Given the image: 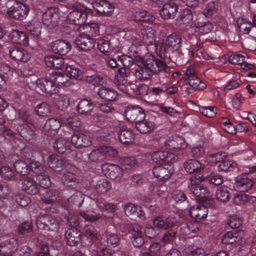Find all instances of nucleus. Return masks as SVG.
Masks as SVG:
<instances>
[{"label": "nucleus", "mask_w": 256, "mask_h": 256, "mask_svg": "<svg viewBox=\"0 0 256 256\" xmlns=\"http://www.w3.org/2000/svg\"><path fill=\"white\" fill-rule=\"evenodd\" d=\"M136 77L139 80L150 78L152 74L158 72L168 74L170 68L162 61L156 60L150 54L146 60H141L134 68Z\"/></svg>", "instance_id": "nucleus-1"}, {"label": "nucleus", "mask_w": 256, "mask_h": 256, "mask_svg": "<svg viewBox=\"0 0 256 256\" xmlns=\"http://www.w3.org/2000/svg\"><path fill=\"white\" fill-rule=\"evenodd\" d=\"M68 220L70 228L66 231L64 235L68 245L74 246L81 240L82 244L88 245L96 238V232L93 230L88 229L84 236L81 238L80 232L74 227L78 225V221L73 220L70 218Z\"/></svg>", "instance_id": "nucleus-2"}, {"label": "nucleus", "mask_w": 256, "mask_h": 256, "mask_svg": "<svg viewBox=\"0 0 256 256\" xmlns=\"http://www.w3.org/2000/svg\"><path fill=\"white\" fill-rule=\"evenodd\" d=\"M74 10L68 16L66 20L70 24L81 25L84 24L88 14L92 13V10L84 4L76 3L74 6Z\"/></svg>", "instance_id": "nucleus-3"}, {"label": "nucleus", "mask_w": 256, "mask_h": 256, "mask_svg": "<svg viewBox=\"0 0 256 256\" xmlns=\"http://www.w3.org/2000/svg\"><path fill=\"white\" fill-rule=\"evenodd\" d=\"M222 242L224 244H228L236 242L240 246V248L243 250L242 248L250 246L251 243L256 242V237L250 238L246 236L242 232H228L222 238Z\"/></svg>", "instance_id": "nucleus-4"}, {"label": "nucleus", "mask_w": 256, "mask_h": 256, "mask_svg": "<svg viewBox=\"0 0 256 256\" xmlns=\"http://www.w3.org/2000/svg\"><path fill=\"white\" fill-rule=\"evenodd\" d=\"M30 11L28 7L22 2H15L6 11L8 16L12 18L18 20H24Z\"/></svg>", "instance_id": "nucleus-5"}, {"label": "nucleus", "mask_w": 256, "mask_h": 256, "mask_svg": "<svg viewBox=\"0 0 256 256\" xmlns=\"http://www.w3.org/2000/svg\"><path fill=\"white\" fill-rule=\"evenodd\" d=\"M212 171L202 172L201 176H192L190 179V182L188 184V188L194 194V195L200 198L202 186L200 182L206 180L212 174Z\"/></svg>", "instance_id": "nucleus-6"}, {"label": "nucleus", "mask_w": 256, "mask_h": 256, "mask_svg": "<svg viewBox=\"0 0 256 256\" xmlns=\"http://www.w3.org/2000/svg\"><path fill=\"white\" fill-rule=\"evenodd\" d=\"M186 48L188 50L189 55H191L192 57L195 56H198L200 58L202 57L204 59H210L212 58L208 54H204L201 50L198 51L200 46L198 43V38L196 35H192L190 36L186 40Z\"/></svg>", "instance_id": "nucleus-7"}, {"label": "nucleus", "mask_w": 256, "mask_h": 256, "mask_svg": "<svg viewBox=\"0 0 256 256\" xmlns=\"http://www.w3.org/2000/svg\"><path fill=\"white\" fill-rule=\"evenodd\" d=\"M129 74V70L125 68H122L118 69V73L115 76V80L118 85L124 86L126 88V90H124L122 88H120V89L124 91V92L128 94L130 93L129 92V89L134 91V88H136L134 84L128 82L127 78Z\"/></svg>", "instance_id": "nucleus-8"}, {"label": "nucleus", "mask_w": 256, "mask_h": 256, "mask_svg": "<svg viewBox=\"0 0 256 256\" xmlns=\"http://www.w3.org/2000/svg\"><path fill=\"white\" fill-rule=\"evenodd\" d=\"M60 18L58 10L56 8H48L42 14V20L44 25L50 28L56 26Z\"/></svg>", "instance_id": "nucleus-9"}, {"label": "nucleus", "mask_w": 256, "mask_h": 256, "mask_svg": "<svg viewBox=\"0 0 256 256\" xmlns=\"http://www.w3.org/2000/svg\"><path fill=\"white\" fill-rule=\"evenodd\" d=\"M36 223L37 227L41 230L55 232L58 228V222L49 215L38 216Z\"/></svg>", "instance_id": "nucleus-10"}, {"label": "nucleus", "mask_w": 256, "mask_h": 256, "mask_svg": "<svg viewBox=\"0 0 256 256\" xmlns=\"http://www.w3.org/2000/svg\"><path fill=\"white\" fill-rule=\"evenodd\" d=\"M42 82H46V80L44 78H40L36 80V90L49 94H56L58 92V86H56L55 80H53L52 78V73L49 74L46 87H44L42 85L44 83Z\"/></svg>", "instance_id": "nucleus-11"}, {"label": "nucleus", "mask_w": 256, "mask_h": 256, "mask_svg": "<svg viewBox=\"0 0 256 256\" xmlns=\"http://www.w3.org/2000/svg\"><path fill=\"white\" fill-rule=\"evenodd\" d=\"M132 242L134 246H140L144 243L142 228L138 224H135L130 226L128 232Z\"/></svg>", "instance_id": "nucleus-12"}, {"label": "nucleus", "mask_w": 256, "mask_h": 256, "mask_svg": "<svg viewBox=\"0 0 256 256\" xmlns=\"http://www.w3.org/2000/svg\"><path fill=\"white\" fill-rule=\"evenodd\" d=\"M152 172L156 178L160 180H165L168 179L174 172V168L170 163L164 164L154 166Z\"/></svg>", "instance_id": "nucleus-13"}, {"label": "nucleus", "mask_w": 256, "mask_h": 256, "mask_svg": "<svg viewBox=\"0 0 256 256\" xmlns=\"http://www.w3.org/2000/svg\"><path fill=\"white\" fill-rule=\"evenodd\" d=\"M126 119L130 122H136L145 118V114L138 106H128L124 110Z\"/></svg>", "instance_id": "nucleus-14"}, {"label": "nucleus", "mask_w": 256, "mask_h": 256, "mask_svg": "<svg viewBox=\"0 0 256 256\" xmlns=\"http://www.w3.org/2000/svg\"><path fill=\"white\" fill-rule=\"evenodd\" d=\"M92 4L93 8L98 13L105 16L112 14L114 9L113 4L105 0H96Z\"/></svg>", "instance_id": "nucleus-15"}, {"label": "nucleus", "mask_w": 256, "mask_h": 256, "mask_svg": "<svg viewBox=\"0 0 256 256\" xmlns=\"http://www.w3.org/2000/svg\"><path fill=\"white\" fill-rule=\"evenodd\" d=\"M8 54L10 57L16 61L27 62L31 57L30 54L26 50L16 46L9 48Z\"/></svg>", "instance_id": "nucleus-16"}, {"label": "nucleus", "mask_w": 256, "mask_h": 256, "mask_svg": "<svg viewBox=\"0 0 256 256\" xmlns=\"http://www.w3.org/2000/svg\"><path fill=\"white\" fill-rule=\"evenodd\" d=\"M186 146L185 140L178 136H170L164 142V146L170 150H180L186 148Z\"/></svg>", "instance_id": "nucleus-17"}, {"label": "nucleus", "mask_w": 256, "mask_h": 256, "mask_svg": "<svg viewBox=\"0 0 256 256\" xmlns=\"http://www.w3.org/2000/svg\"><path fill=\"white\" fill-rule=\"evenodd\" d=\"M18 242L14 238H11L0 244V256H12L16 250Z\"/></svg>", "instance_id": "nucleus-18"}, {"label": "nucleus", "mask_w": 256, "mask_h": 256, "mask_svg": "<svg viewBox=\"0 0 256 256\" xmlns=\"http://www.w3.org/2000/svg\"><path fill=\"white\" fill-rule=\"evenodd\" d=\"M102 170L104 174L111 180H115L120 176L123 171V168L118 166L104 164L102 166Z\"/></svg>", "instance_id": "nucleus-19"}, {"label": "nucleus", "mask_w": 256, "mask_h": 256, "mask_svg": "<svg viewBox=\"0 0 256 256\" xmlns=\"http://www.w3.org/2000/svg\"><path fill=\"white\" fill-rule=\"evenodd\" d=\"M49 48L54 52L60 54H66L71 48L70 43L64 40H59L49 44Z\"/></svg>", "instance_id": "nucleus-20"}, {"label": "nucleus", "mask_w": 256, "mask_h": 256, "mask_svg": "<svg viewBox=\"0 0 256 256\" xmlns=\"http://www.w3.org/2000/svg\"><path fill=\"white\" fill-rule=\"evenodd\" d=\"M152 158L156 163L162 164L170 163V162H174L176 160V156L172 153H168L165 151H158L154 152L152 155Z\"/></svg>", "instance_id": "nucleus-21"}, {"label": "nucleus", "mask_w": 256, "mask_h": 256, "mask_svg": "<svg viewBox=\"0 0 256 256\" xmlns=\"http://www.w3.org/2000/svg\"><path fill=\"white\" fill-rule=\"evenodd\" d=\"M75 44L82 50H88L94 46L96 42L86 34H82L76 38Z\"/></svg>", "instance_id": "nucleus-22"}, {"label": "nucleus", "mask_w": 256, "mask_h": 256, "mask_svg": "<svg viewBox=\"0 0 256 256\" xmlns=\"http://www.w3.org/2000/svg\"><path fill=\"white\" fill-rule=\"evenodd\" d=\"M176 222V218L172 216L168 218L158 216L154 220L153 224L156 228L164 230L172 227Z\"/></svg>", "instance_id": "nucleus-23"}, {"label": "nucleus", "mask_w": 256, "mask_h": 256, "mask_svg": "<svg viewBox=\"0 0 256 256\" xmlns=\"http://www.w3.org/2000/svg\"><path fill=\"white\" fill-rule=\"evenodd\" d=\"M183 166L185 170L190 174L202 170H204L203 172L211 171L208 168L205 169L204 164L194 159L188 160L184 163Z\"/></svg>", "instance_id": "nucleus-24"}, {"label": "nucleus", "mask_w": 256, "mask_h": 256, "mask_svg": "<svg viewBox=\"0 0 256 256\" xmlns=\"http://www.w3.org/2000/svg\"><path fill=\"white\" fill-rule=\"evenodd\" d=\"M52 73V78L55 80L58 90L60 87H67L74 84L72 80L68 74L61 72H54Z\"/></svg>", "instance_id": "nucleus-25"}, {"label": "nucleus", "mask_w": 256, "mask_h": 256, "mask_svg": "<svg viewBox=\"0 0 256 256\" xmlns=\"http://www.w3.org/2000/svg\"><path fill=\"white\" fill-rule=\"evenodd\" d=\"M254 184V182L246 174L238 176L236 183V189L240 192H247L250 190Z\"/></svg>", "instance_id": "nucleus-26"}, {"label": "nucleus", "mask_w": 256, "mask_h": 256, "mask_svg": "<svg viewBox=\"0 0 256 256\" xmlns=\"http://www.w3.org/2000/svg\"><path fill=\"white\" fill-rule=\"evenodd\" d=\"M131 18L136 21L146 22H152L154 20V16L151 14L140 8H136L132 11Z\"/></svg>", "instance_id": "nucleus-27"}, {"label": "nucleus", "mask_w": 256, "mask_h": 256, "mask_svg": "<svg viewBox=\"0 0 256 256\" xmlns=\"http://www.w3.org/2000/svg\"><path fill=\"white\" fill-rule=\"evenodd\" d=\"M190 215L196 221L205 219L208 214V209L204 205H197L191 207L189 210Z\"/></svg>", "instance_id": "nucleus-28"}, {"label": "nucleus", "mask_w": 256, "mask_h": 256, "mask_svg": "<svg viewBox=\"0 0 256 256\" xmlns=\"http://www.w3.org/2000/svg\"><path fill=\"white\" fill-rule=\"evenodd\" d=\"M124 210L126 215L132 216V218H143L144 216V212L140 207L132 204H126L124 206Z\"/></svg>", "instance_id": "nucleus-29"}, {"label": "nucleus", "mask_w": 256, "mask_h": 256, "mask_svg": "<svg viewBox=\"0 0 256 256\" xmlns=\"http://www.w3.org/2000/svg\"><path fill=\"white\" fill-rule=\"evenodd\" d=\"M178 6L172 2L164 4L160 10V14L164 19L173 18L178 11Z\"/></svg>", "instance_id": "nucleus-30"}, {"label": "nucleus", "mask_w": 256, "mask_h": 256, "mask_svg": "<svg viewBox=\"0 0 256 256\" xmlns=\"http://www.w3.org/2000/svg\"><path fill=\"white\" fill-rule=\"evenodd\" d=\"M8 37L13 42L20 44L24 46L28 45V38L26 34L18 30H12Z\"/></svg>", "instance_id": "nucleus-31"}, {"label": "nucleus", "mask_w": 256, "mask_h": 256, "mask_svg": "<svg viewBox=\"0 0 256 256\" xmlns=\"http://www.w3.org/2000/svg\"><path fill=\"white\" fill-rule=\"evenodd\" d=\"M98 96L108 101L115 100L118 96L116 90L112 88L102 86L98 91Z\"/></svg>", "instance_id": "nucleus-32"}, {"label": "nucleus", "mask_w": 256, "mask_h": 256, "mask_svg": "<svg viewBox=\"0 0 256 256\" xmlns=\"http://www.w3.org/2000/svg\"><path fill=\"white\" fill-rule=\"evenodd\" d=\"M62 123L75 131H78L81 128V122L75 114L66 115L62 118Z\"/></svg>", "instance_id": "nucleus-33"}, {"label": "nucleus", "mask_w": 256, "mask_h": 256, "mask_svg": "<svg viewBox=\"0 0 256 256\" xmlns=\"http://www.w3.org/2000/svg\"><path fill=\"white\" fill-rule=\"evenodd\" d=\"M60 126V122L58 120L50 118L47 120L44 126V131L48 136H52L57 132Z\"/></svg>", "instance_id": "nucleus-34"}, {"label": "nucleus", "mask_w": 256, "mask_h": 256, "mask_svg": "<svg viewBox=\"0 0 256 256\" xmlns=\"http://www.w3.org/2000/svg\"><path fill=\"white\" fill-rule=\"evenodd\" d=\"M22 188L30 194H36L38 192V188L34 180V178L27 176L22 182Z\"/></svg>", "instance_id": "nucleus-35"}, {"label": "nucleus", "mask_w": 256, "mask_h": 256, "mask_svg": "<svg viewBox=\"0 0 256 256\" xmlns=\"http://www.w3.org/2000/svg\"><path fill=\"white\" fill-rule=\"evenodd\" d=\"M44 62L48 66L56 69L62 68L64 64V60L62 57L54 54L46 56Z\"/></svg>", "instance_id": "nucleus-36"}, {"label": "nucleus", "mask_w": 256, "mask_h": 256, "mask_svg": "<svg viewBox=\"0 0 256 256\" xmlns=\"http://www.w3.org/2000/svg\"><path fill=\"white\" fill-rule=\"evenodd\" d=\"M193 16L191 10L189 9H184L180 12L179 18H178V24L180 26H190L192 28L191 24L192 22Z\"/></svg>", "instance_id": "nucleus-37"}, {"label": "nucleus", "mask_w": 256, "mask_h": 256, "mask_svg": "<svg viewBox=\"0 0 256 256\" xmlns=\"http://www.w3.org/2000/svg\"><path fill=\"white\" fill-rule=\"evenodd\" d=\"M188 86L186 88L188 90V92L191 93L192 92L189 90L190 88H192L194 90H202L206 88V85L196 76H191L188 80H187Z\"/></svg>", "instance_id": "nucleus-38"}, {"label": "nucleus", "mask_w": 256, "mask_h": 256, "mask_svg": "<svg viewBox=\"0 0 256 256\" xmlns=\"http://www.w3.org/2000/svg\"><path fill=\"white\" fill-rule=\"evenodd\" d=\"M136 128L140 133L146 134L154 130L155 126L152 120L144 118L136 122Z\"/></svg>", "instance_id": "nucleus-39"}, {"label": "nucleus", "mask_w": 256, "mask_h": 256, "mask_svg": "<svg viewBox=\"0 0 256 256\" xmlns=\"http://www.w3.org/2000/svg\"><path fill=\"white\" fill-rule=\"evenodd\" d=\"M141 34L146 44L153 45L154 42H155V33L152 28L144 26L141 30Z\"/></svg>", "instance_id": "nucleus-40"}, {"label": "nucleus", "mask_w": 256, "mask_h": 256, "mask_svg": "<svg viewBox=\"0 0 256 256\" xmlns=\"http://www.w3.org/2000/svg\"><path fill=\"white\" fill-rule=\"evenodd\" d=\"M70 169L71 171H64L62 178V183L67 186H74L78 182V180L74 174L75 168L70 166Z\"/></svg>", "instance_id": "nucleus-41"}, {"label": "nucleus", "mask_w": 256, "mask_h": 256, "mask_svg": "<svg viewBox=\"0 0 256 256\" xmlns=\"http://www.w3.org/2000/svg\"><path fill=\"white\" fill-rule=\"evenodd\" d=\"M67 133H64L63 137L56 138L54 144V148L56 149L58 152L64 153L70 146V142L67 138Z\"/></svg>", "instance_id": "nucleus-42"}, {"label": "nucleus", "mask_w": 256, "mask_h": 256, "mask_svg": "<svg viewBox=\"0 0 256 256\" xmlns=\"http://www.w3.org/2000/svg\"><path fill=\"white\" fill-rule=\"evenodd\" d=\"M191 26L194 28L195 32H198L201 34L210 32L213 28L212 24L208 22H199L196 20L191 24Z\"/></svg>", "instance_id": "nucleus-43"}, {"label": "nucleus", "mask_w": 256, "mask_h": 256, "mask_svg": "<svg viewBox=\"0 0 256 256\" xmlns=\"http://www.w3.org/2000/svg\"><path fill=\"white\" fill-rule=\"evenodd\" d=\"M180 42L181 38L180 35L172 34L166 37L165 44L173 50H176L180 46Z\"/></svg>", "instance_id": "nucleus-44"}, {"label": "nucleus", "mask_w": 256, "mask_h": 256, "mask_svg": "<svg viewBox=\"0 0 256 256\" xmlns=\"http://www.w3.org/2000/svg\"><path fill=\"white\" fill-rule=\"evenodd\" d=\"M245 56L242 54L238 52H236L232 54L229 56L230 62L234 64H240L242 68L244 69H250L251 66L244 62Z\"/></svg>", "instance_id": "nucleus-45"}, {"label": "nucleus", "mask_w": 256, "mask_h": 256, "mask_svg": "<svg viewBox=\"0 0 256 256\" xmlns=\"http://www.w3.org/2000/svg\"><path fill=\"white\" fill-rule=\"evenodd\" d=\"M93 108L92 103L86 99L81 100L77 106L78 112L84 114H88Z\"/></svg>", "instance_id": "nucleus-46"}, {"label": "nucleus", "mask_w": 256, "mask_h": 256, "mask_svg": "<svg viewBox=\"0 0 256 256\" xmlns=\"http://www.w3.org/2000/svg\"><path fill=\"white\" fill-rule=\"evenodd\" d=\"M92 186L98 192L101 194L106 192L111 188L110 182L105 179L100 180L96 182L94 181Z\"/></svg>", "instance_id": "nucleus-47"}, {"label": "nucleus", "mask_w": 256, "mask_h": 256, "mask_svg": "<svg viewBox=\"0 0 256 256\" xmlns=\"http://www.w3.org/2000/svg\"><path fill=\"white\" fill-rule=\"evenodd\" d=\"M54 104L58 110H64L70 105V100L66 95L60 94L54 100Z\"/></svg>", "instance_id": "nucleus-48"}, {"label": "nucleus", "mask_w": 256, "mask_h": 256, "mask_svg": "<svg viewBox=\"0 0 256 256\" xmlns=\"http://www.w3.org/2000/svg\"><path fill=\"white\" fill-rule=\"evenodd\" d=\"M240 74H236L232 78L228 80L224 88V91L228 92L230 90L238 88L242 83V82L240 79Z\"/></svg>", "instance_id": "nucleus-49"}, {"label": "nucleus", "mask_w": 256, "mask_h": 256, "mask_svg": "<svg viewBox=\"0 0 256 256\" xmlns=\"http://www.w3.org/2000/svg\"><path fill=\"white\" fill-rule=\"evenodd\" d=\"M180 230L184 236H188L191 233L196 234L198 230V224L196 222H188L186 226L182 225Z\"/></svg>", "instance_id": "nucleus-50"}, {"label": "nucleus", "mask_w": 256, "mask_h": 256, "mask_svg": "<svg viewBox=\"0 0 256 256\" xmlns=\"http://www.w3.org/2000/svg\"><path fill=\"white\" fill-rule=\"evenodd\" d=\"M216 199L220 202H226L230 197L229 191L228 188L225 186H222L218 188L215 193Z\"/></svg>", "instance_id": "nucleus-51"}, {"label": "nucleus", "mask_w": 256, "mask_h": 256, "mask_svg": "<svg viewBox=\"0 0 256 256\" xmlns=\"http://www.w3.org/2000/svg\"><path fill=\"white\" fill-rule=\"evenodd\" d=\"M237 25L240 30L244 34H248L252 26V24L250 21L242 17H239L238 18Z\"/></svg>", "instance_id": "nucleus-52"}, {"label": "nucleus", "mask_w": 256, "mask_h": 256, "mask_svg": "<svg viewBox=\"0 0 256 256\" xmlns=\"http://www.w3.org/2000/svg\"><path fill=\"white\" fill-rule=\"evenodd\" d=\"M227 156L226 152H220L216 154H210L208 157L206 158L205 162L208 164L210 163L214 164L216 162H221L224 160Z\"/></svg>", "instance_id": "nucleus-53"}, {"label": "nucleus", "mask_w": 256, "mask_h": 256, "mask_svg": "<svg viewBox=\"0 0 256 256\" xmlns=\"http://www.w3.org/2000/svg\"><path fill=\"white\" fill-rule=\"evenodd\" d=\"M34 110L36 114L41 116H48L51 112L50 106L45 102L38 104Z\"/></svg>", "instance_id": "nucleus-54"}, {"label": "nucleus", "mask_w": 256, "mask_h": 256, "mask_svg": "<svg viewBox=\"0 0 256 256\" xmlns=\"http://www.w3.org/2000/svg\"><path fill=\"white\" fill-rule=\"evenodd\" d=\"M99 50L106 56H112V51L110 48V44L108 41L104 39H100L97 44Z\"/></svg>", "instance_id": "nucleus-55"}, {"label": "nucleus", "mask_w": 256, "mask_h": 256, "mask_svg": "<svg viewBox=\"0 0 256 256\" xmlns=\"http://www.w3.org/2000/svg\"><path fill=\"white\" fill-rule=\"evenodd\" d=\"M121 167L125 170H131L137 165V162L134 157H124L120 160Z\"/></svg>", "instance_id": "nucleus-56"}, {"label": "nucleus", "mask_w": 256, "mask_h": 256, "mask_svg": "<svg viewBox=\"0 0 256 256\" xmlns=\"http://www.w3.org/2000/svg\"><path fill=\"white\" fill-rule=\"evenodd\" d=\"M16 171L22 176H25L30 172L28 164L22 160H18L14 164Z\"/></svg>", "instance_id": "nucleus-57"}, {"label": "nucleus", "mask_w": 256, "mask_h": 256, "mask_svg": "<svg viewBox=\"0 0 256 256\" xmlns=\"http://www.w3.org/2000/svg\"><path fill=\"white\" fill-rule=\"evenodd\" d=\"M48 166L53 170L60 171L57 170L58 168L63 167V160L59 159L56 156L51 155L49 156L48 160Z\"/></svg>", "instance_id": "nucleus-58"}, {"label": "nucleus", "mask_w": 256, "mask_h": 256, "mask_svg": "<svg viewBox=\"0 0 256 256\" xmlns=\"http://www.w3.org/2000/svg\"><path fill=\"white\" fill-rule=\"evenodd\" d=\"M84 80L94 86H98L104 84L106 82V79L100 75L94 74L86 76Z\"/></svg>", "instance_id": "nucleus-59"}, {"label": "nucleus", "mask_w": 256, "mask_h": 256, "mask_svg": "<svg viewBox=\"0 0 256 256\" xmlns=\"http://www.w3.org/2000/svg\"><path fill=\"white\" fill-rule=\"evenodd\" d=\"M218 6L216 2L210 1L206 4L203 14L206 17H209L214 14L218 10Z\"/></svg>", "instance_id": "nucleus-60"}, {"label": "nucleus", "mask_w": 256, "mask_h": 256, "mask_svg": "<svg viewBox=\"0 0 256 256\" xmlns=\"http://www.w3.org/2000/svg\"><path fill=\"white\" fill-rule=\"evenodd\" d=\"M28 31L35 37H38L41 33L40 24L39 22H32L26 27Z\"/></svg>", "instance_id": "nucleus-61"}, {"label": "nucleus", "mask_w": 256, "mask_h": 256, "mask_svg": "<svg viewBox=\"0 0 256 256\" xmlns=\"http://www.w3.org/2000/svg\"><path fill=\"white\" fill-rule=\"evenodd\" d=\"M237 164L233 161L230 160H224L218 166V170L220 171H232L236 167Z\"/></svg>", "instance_id": "nucleus-62"}, {"label": "nucleus", "mask_w": 256, "mask_h": 256, "mask_svg": "<svg viewBox=\"0 0 256 256\" xmlns=\"http://www.w3.org/2000/svg\"><path fill=\"white\" fill-rule=\"evenodd\" d=\"M221 124L223 125V128L227 132L232 134L237 132L236 126L228 118H223L221 120Z\"/></svg>", "instance_id": "nucleus-63"}, {"label": "nucleus", "mask_w": 256, "mask_h": 256, "mask_svg": "<svg viewBox=\"0 0 256 256\" xmlns=\"http://www.w3.org/2000/svg\"><path fill=\"white\" fill-rule=\"evenodd\" d=\"M83 200V195L80 192H76V194L68 199L69 204H74L78 208L82 205Z\"/></svg>", "instance_id": "nucleus-64"}]
</instances>
